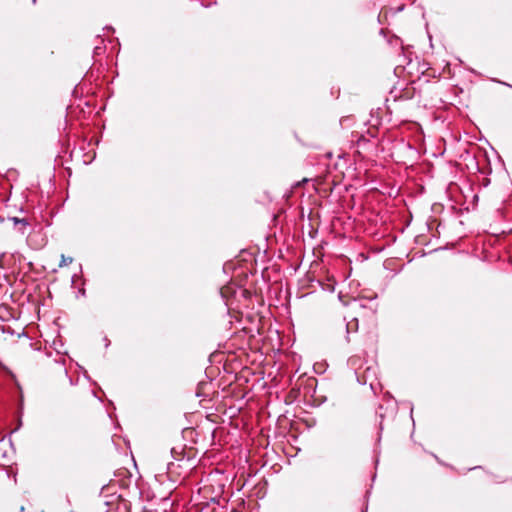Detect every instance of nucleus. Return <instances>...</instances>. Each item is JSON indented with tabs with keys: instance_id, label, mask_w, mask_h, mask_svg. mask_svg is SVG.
<instances>
[{
	"instance_id": "f257e3e1",
	"label": "nucleus",
	"mask_w": 512,
	"mask_h": 512,
	"mask_svg": "<svg viewBox=\"0 0 512 512\" xmlns=\"http://www.w3.org/2000/svg\"><path fill=\"white\" fill-rule=\"evenodd\" d=\"M73 259L71 257H66L64 255L61 256V262L59 264L60 267L68 266L71 264Z\"/></svg>"
}]
</instances>
